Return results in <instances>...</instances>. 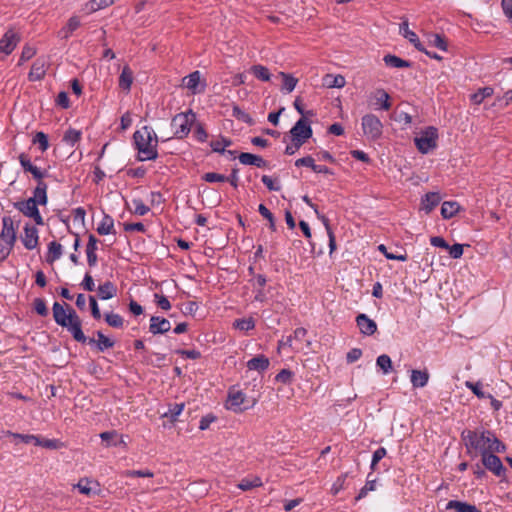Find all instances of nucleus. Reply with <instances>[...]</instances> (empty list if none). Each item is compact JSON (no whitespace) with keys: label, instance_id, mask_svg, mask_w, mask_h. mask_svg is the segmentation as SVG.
<instances>
[{"label":"nucleus","instance_id":"9d476101","mask_svg":"<svg viewBox=\"0 0 512 512\" xmlns=\"http://www.w3.org/2000/svg\"><path fill=\"white\" fill-rule=\"evenodd\" d=\"M20 40V35L14 29H8L0 39V55H10L17 47Z\"/></svg>","mask_w":512,"mask_h":512},{"label":"nucleus","instance_id":"c9c22d12","mask_svg":"<svg viewBox=\"0 0 512 512\" xmlns=\"http://www.w3.org/2000/svg\"><path fill=\"white\" fill-rule=\"evenodd\" d=\"M244 400L245 395L241 391L235 389L229 391L228 402L230 404V408L236 411V408H239V406L244 403Z\"/></svg>","mask_w":512,"mask_h":512},{"label":"nucleus","instance_id":"7c9ffc66","mask_svg":"<svg viewBox=\"0 0 512 512\" xmlns=\"http://www.w3.org/2000/svg\"><path fill=\"white\" fill-rule=\"evenodd\" d=\"M460 210L459 203L455 201H445L441 207V215L444 219H450Z\"/></svg>","mask_w":512,"mask_h":512},{"label":"nucleus","instance_id":"bb28decb","mask_svg":"<svg viewBox=\"0 0 512 512\" xmlns=\"http://www.w3.org/2000/svg\"><path fill=\"white\" fill-rule=\"evenodd\" d=\"M117 293L116 286L110 282L106 281L104 284L98 287V296L102 300H108L113 298Z\"/></svg>","mask_w":512,"mask_h":512},{"label":"nucleus","instance_id":"cd10ccee","mask_svg":"<svg viewBox=\"0 0 512 512\" xmlns=\"http://www.w3.org/2000/svg\"><path fill=\"white\" fill-rule=\"evenodd\" d=\"M374 98L376 99V105L379 109L388 111L391 108L390 96L385 90H376Z\"/></svg>","mask_w":512,"mask_h":512},{"label":"nucleus","instance_id":"6ab92c4d","mask_svg":"<svg viewBox=\"0 0 512 512\" xmlns=\"http://www.w3.org/2000/svg\"><path fill=\"white\" fill-rule=\"evenodd\" d=\"M400 34L409 40L411 44L418 50V51H425L424 46L420 42L418 36L415 32L409 29L408 22L405 20L400 24Z\"/></svg>","mask_w":512,"mask_h":512},{"label":"nucleus","instance_id":"0eeeda50","mask_svg":"<svg viewBox=\"0 0 512 512\" xmlns=\"http://www.w3.org/2000/svg\"><path fill=\"white\" fill-rule=\"evenodd\" d=\"M364 136L369 140H378L383 132V124L374 114H366L361 119Z\"/></svg>","mask_w":512,"mask_h":512},{"label":"nucleus","instance_id":"a211bd4d","mask_svg":"<svg viewBox=\"0 0 512 512\" xmlns=\"http://www.w3.org/2000/svg\"><path fill=\"white\" fill-rule=\"evenodd\" d=\"M201 74L199 71H194L182 80L183 86L192 91L193 94L200 93L204 90V86L199 88Z\"/></svg>","mask_w":512,"mask_h":512},{"label":"nucleus","instance_id":"7ed1b4c3","mask_svg":"<svg viewBox=\"0 0 512 512\" xmlns=\"http://www.w3.org/2000/svg\"><path fill=\"white\" fill-rule=\"evenodd\" d=\"M133 138L140 161L155 160L158 157V138L151 127L144 126L135 131Z\"/></svg>","mask_w":512,"mask_h":512},{"label":"nucleus","instance_id":"680f3d73","mask_svg":"<svg viewBox=\"0 0 512 512\" xmlns=\"http://www.w3.org/2000/svg\"><path fill=\"white\" fill-rule=\"evenodd\" d=\"M466 386L479 398V399H483V398H486L488 395H486L483 391H482V384L480 382H476V383H473V382H466Z\"/></svg>","mask_w":512,"mask_h":512},{"label":"nucleus","instance_id":"ea45409f","mask_svg":"<svg viewBox=\"0 0 512 512\" xmlns=\"http://www.w3.org/2000/svg\"><path fill=\"white\" fill-rule=\"evenodd\" d=\"M250 71L257 79L261 81L267 82L271 78V74L268 68L263 65H253Z\"/></svg>","mask_w":512,"mask_h":512},{"label":"nucleus","instance_id":"a19ab883","mask_svg":"<svg viewBox=\"0 0 512 512\" xmlns=\"http://www.w3.org/2000/svg\"><path fill=\"white\" fill-rule=\"evenodd\" d=\"M279 77H281L283 80V85H282L283 90H286L288 93H290L295 89L297 82H298L297 78L293 77L290 74L284 73V72H280Z\"/></svg>","mask_w":512,"mask_h":512},{"label":"nucleus","instance_id":"a878e982","mask_svg":"<svg viewBox=\"0 0 512 512\" xmlns=\"http://www.w3.org/2000/svg\"><path fill=\"white\" fill-rule=\"evenodd\" d=\"M446 509L454 510L455 512H478L475 505L458 500H450L446 505Z\"/></svg>","mask_w":512,"mask_h":512},{"label":"nucleus","instance_id":"473e14b6","mask_svg":"<svg viewBox=\"0 0 512 512\" xmlns=\"http://www.w3.org/2000/svg\"><path fill=\"white\" fill-rule=\"evenodd\" d=\"M62 255V246L56 241H52L48 245V253L46 256V261L48 263H53L58 260Z\"/></svg>","mask_w":512,"mask_h":512},{"label":"nucleus","instance_id":"4c0bfd02","mask_svg":"<svg viewBox=\"0 0 512 512\" xmlns=\"http://www.w3.org/2000/svg\"><path fill=\"white\" fill-rule=\"evenodd\" d=\"M493 92V88L491 87L481 88L476 93L471 95V101L476 105H480L484 99L491 97Z\"/></svg>","mask_w":512,"mask_h":512},{"label":"nucleus","instance_id":"5701e85b","mask_svg":"<svg viewBox=\"0 0 512 512\" xmlns=\"http://www.w3.org/2000/svg\"><path fill=\"white\" fill-rule=\"evenodd\" d=\"M47 189L48 185L45 182L37 183L33 191V197H30V199H34L37 205L45 206L48 202Z\"/></svg>","mask_w":512,"mask_h":512},{"label":"nucleus","instance_id":"b1692460","mask_svg":"<svg viewBox=\"0 0 512 512\" xmlns=\"http://www.w3.org/2000/svg\"><path fill=\"white\" fill-rule=\"evenodd\" d=\"M269 364V359L266 356L258 355L247 362V367L249 370L263 372L268 369Z\"/></svg>","mask_w":512,"mask_h":512},{"label":"nucleus","instance_id":"e433bc0d","mask_svg":"<svg viewBox=\"0 0 512 512\" xmlns=\"http://www.w3.org/2000/svg\"><path fill=\"white\" fill-rule=\"evenodd\" d=\"M263 485L262 480L258 476H254L253 478H244L237 485L239 489L243 491H248L253 488L261 487Z\"/></svg>","mask_w":512,"mask_h":512},{"label":"nucleus","instance_id":"bf43d9fd","mask_svg":"<svg viewBox=\"0 0 512 512\" xmlns=\"http://www.w3.org/2000/svg\"><path fill=\"white\" fill-rule=\"evenodd\" d=\"M14 438L20 439L22 442L26 444H34L37 446V443H39V436L36 435H29V434H19V433H12L11 434Z\"/></svg>","mask_w":512,"mask_h":512},{"label":"nucleus","instance_id":"f257e3e1","mask_svg":"<svg viewBox=\"0 0 512 512\" xmlns=\"http://www.w3.org/2000/svg\"><path fill=\"white\" fill-rule=\"evenodd\" d=\"M461 439L466 452L471 457L485 455L489 452H504L505 445L489 430H464Z\"/></svg>","mask_w":512,"mask_h":512},{"label":"nucleus","instance_id":"1a4fd4ad","mask_svg":"<svg viewBox=\"0 0 512 512\" xmlns=\"http://www.w3.org/2000/svg\"><path fill=\"white\" fill-rule=\"evenodd\" d=\"M292 140L305 143L312 136V128L305 118H300L290 130Z\"/></svg>","mask_w":512,"mask_h":512},{"label":"nucleus","instance_id":"0e129e2a","mask_svg":"<svg viewBox=\"0 0 512 512\" xmlns=\"http://www.w3.org/2000/svg\"><path fill=\"white\" fill-rule=\"evenodd\" d=\"M132 204L134 207V213L137 215L143 216L149 211V207L146 206L140 199H134Z\"/></svg>","mask_w":512,"mask_h":512},{"label":"nucleus","instance_id":"4468645a","mask_svg":"<svg viewBox=\"0 0 512 512\" xmlns=\"http://www.w3.org/2000/svg\"><path fill=\"white\" fill-rule=\"evenodd\" d=\"M79 492L86 496L98 495L100 493V484L96 480L81 478L74 486Z\"/></svg>","mask_w":512,"mask_h":512},{"label":"nucleus","instance_id":"20e7f679","mask_svg":"<svg viewBox=\"0 0 512 512\" xmlns=\"http://www.w3.org/2000/svg\"><path fill=\"white\" fill-rule=\"evenodd\" d=\"M16 227L9 216L2 218V230L0 233V262L4 261L12 251L16 242Z\"/></svg>","mask_w":512,"mask_h":512},{"label":"nucleus","instance_id":"79ce46f5","mask_svg":"<svg viewBox=\"0 0 512 512\" xmlns=\"http://www.w3.org/2000/svg\"><path fill=\"white\" fill-rule=\"evenodd\" d=\"M81 138V132L79 130L70 128L68 129L64 136L63 141L67 144L73 147Z\"/></svg>","mask_w":512,"mask_h":512},{"label":"nucleus","instance_id":"423d86ee","mask_svg":"<svg viewBox=\"0 0 512 512\" xmlns=\"http://www.w3.org/2000/svg\"><path fill=\"white\" fill-rule=\"evenodd\" d=\"M438 131L429 126L422 130L415 138L414 143L422 154H427L437 147Z\"/></svg>","mask_w":512,"mask_h":512},{"label":"nucleus","instance_id":"774afa93","mask_svg":"<svg viewBox=\"0 0 512 512\" xmlns=\"http://www.w3.org/2000/svg\"><path fill=\"white\" fill-rule=\"evenodd\" d=\"M154 299L156 304L163 310H169L171 308V304L169 300L164 296L160 294H154Z\"/></svg>","mask_w":512,"mask_h":512},{"label":"nucleus","instance_id":"c85d7f7f","mask_svg":"<svg viewBox=\"0 0 512 512\" xmlns=\"http://www.w3.org/2000/svg\"><path fill=\"white\" fill-rule=\"evenodd\" d=\"M97 233L100 235L115 234L114 220L109 215H104L97 227Z\"/></svg>","mask_w":512,"mask_h":512},{"label":"nucleus","instance_id":"3c124183","mask_svg":"<svg viewBox=\"0 0 512 512\" xmlns=\"http://www.w3.org/2000/svg\"><path fill=\"white\" fill-rule=\"evenodd\" d=\"M97 337V345L100 351H104L114 346V342L110 338L106 337L102 332L98 331Z\"/></svg>","mask_w":512,"mask_h":512},{"label":"nucleus","instance_id":"c03bdc74","mask_svg":"<svg viewBox=\"0 0 512 512\" xmlns=\"http://www.w3.org/2000/svg\"><path fill=\"white\" fill-rule=\"evenodd\" d=\"M376 364L383 371L384 374H388L392 371L391 358L386 354L378 356Z\"/></svg>","mask_w":512,"mask_h":512},{"label":"nucleus","instance_id":"f8f14e48","mask_svg":"<svg viewBox=\"0 0 512 512\" xmlns=\"http://www.w3.org/2000/svg\"><path fill=\"white\" fill-rule=\"evenodd\" d=\"M496 452H489L482 456V464L486 469L491 471L496 476H503L506 469L503 466L500 458L495 455Z\"/></svg>","mask_w":512,"mask_h":512},{"label":"nucleus","instance_id":"72a5a7b5","mask_svg":"<svg viewBox=\"0 0 512 512\" xmlns=\"http://www.w3.org/2000/svg\"><path fill=\"white\" fill-rule=\"evenodd\" d=\"M323 84L328 88H342L345 85V78L341 75L327 74L323 78Z\"/></svg>","mask_w":512,"mask_h":512},{"label":"nucleus","instance_id":"49530a36","mask_svg":"<svg viewBox=\"0 0 512 512\" xmlns=\"http://www.w3.org/2000/svg\"><path fill=\"white\" fill-rule=\"evenodd\" d=\"M376 486H377V483H376L375 479H373V480L368 479L366 481L365 485L360 489L358 495L355 497V500L359 501V500L365 498L369 492L376 490Z\"/></svg>","mask_w":512,"mask_h":512},{"label":"nucleus","instance_id":"f03ea898","mask_svg":"<svg viewBox=\"0 0 512 512\" xmlns=\"http://www.w3.org/2000/svg\"><path fill=\"white\" fill-rule=\"evenodd\" d=\"M65 305L67 306V310H65L63 305L58 302L53 304L52 310L55 322L66 328L73 335V338L76 341L81 343L86 342L87 338L82 331L79 316L68 304Z\"/></svg>","mask_w":512,"mask_h":512},{"label":"nucleus","instance_id":"393cba45","mask_svg":"<svg viewBox=\"0 0 512 512\" xmlns=\"http://www.w3.org/2000/svg\"><path fill=\"white\" fill-rule=\"evenodd\" d=\"M429 373L427 370H412L411 383L414 388H422L427 385Z\"/></svg>","mask_w":512,"mask_h":512},{"label":"nucleus","instance_id":"aec40b11","mask_svg":"<svg viewBox=\"0 0 512 512\" xmlns=\"http://www.w3.org/2000/svg\"><path fill=\"white\" fill-rule=\"evenodd\" d=\"M46 68L47 64L46 61L43 59H37L32 64V67L30 69V72L28 74V78L30 81H39L41 80L45 74H46Z\"/></svg>","mask_w":512,"mask_h":512},{"label":"nucleus","instance_id":"58836bf2","mask_svg":"<svg viewBox=\"0 0 512 512\" xmlns=\"http://www.w3.org/2000/svg\"><path fill=\"white\" fill-rule=\"evenodd\" d=\"M233 327L240 331L248 332L255 328V321L252 317L236 319L233 322Z\"/></svg>","mask_w":512,"mask_h":512},{"label":"nucleus","instance_id":"2eb2a0df","mask_svg":"<svg viewBox=\"0 0 512 512\" xmlns=\"http://www.w3.org/2000/svg\"><path fill=\"white\" fill-rule=\"evenodd\" d=\"M307 335V330L303 327L296 328L293 332L292 336V350L295 352L303 351L305 348H309L311 342L309 340H305Z\"/></svg>","mask_w":512,"mask_h":512},{"label":"nucleus","instance_id":"ddd939ff","mask_svg":"<svg viewBox=\"0 0 512 512\" xmlns=\"http://www.w3.org/2000/svg\"><path fill=\"white\" fill-rule=\"evenodd\" d=\"M24 234L21 237L24 247L28 250H33L38 246L39 235L36 227L26 224L24 226Z\"/></svg>","mask_w":512,"mask_h":512},{"label":"nucleus","instance_id":"6e6552de","mask_svg":"<svg viewBox=\"0 0 512 512\" xmlns=\"http://www.w3.org/2000/svg\"><path fill=\"white\" fill-rule=\"evenodd\" d=\"M14 207L26 217L32 218L37 225L44 224L43 217L41 216L34 199L28 198L27 200L15 202Z\"/></svg>","mask_w":512,"mask_h":512},{"label":"nucleus","instance_id":"f3484780","mask_svg":"<svg viewBox=\"0 0 512 512\" xmlns=\"http://www.w3.org/2000/svg\"><path fill=\"white\" fill-rule=\"evenodd\" d=\"M171 329V323L162 317L152 316L150 318L149 331L156 334H163L168 332Z\"/></svg>","mask_w":512,"mask_h":512},{"label":"nucleus","instance_id":"9b49d317","mask_svg":"<svg viewBox=\"0 0 512 512\" xmlns=\"http://www.w3.org/2000/svg\"><path fill=\"white\" fill-rule=\"evenodd\" d=\"M18 160L24 172L31 173L33 178L37 180V183L44 182L43 179L48 176L47 171L33 165L28 154L20 153Z\"/></svg>","mask_w":512,"mask_h":512},{"label":"nucleus","instance_id":"f704fd0d","mask_svg":"<svg viewBox=\"0 0 512 512\" xmlns=\"http://www.w3.org/2000/svg\"><path fill=\"white\" fill-rule=\"evenodd\" d=\"M115 0H90L85 4V10L88 13L96 12L100 9L111 6Z\"/></svg>","mask_w":512,"mask_h":512},{"label":"nucleus","instance_id":"338daca9","mask_svg":"<svg viewBox=\"0 0 512 512\" xmlns=\"http://www.w3.org/2000/svg\"><path fill=\"white\" fill-rule=\"evenodd\" d=\"M347 474H342L337 478V480L334 482V484L331 487V493L333 495H336L339 493L340 490L343 489L345 480H346Z\"/></svg>","mask_w":512,"mask_h":512},{"label":"nucleus","instance_id":"e2e57ef3","mask_svg":"<svg viewBox=\"0 0 512 512\" xmlns=\"http://www.w3.org/2000/svg\"><path fill=\"white\" fill-rule=\"evenodd\" d=\"M37 446L47 449H58L61 447V443L56 439H42L39 437V443H37Z\"/></svg>","mask_w":512,"mask_h":512},{"label":"nucleus","instance_id":"052dcab7","mask_svg":"<svg viewBox=\"0 0 512 512\" xmlns=\"http://www.w3.org/2000/svg\"><path fill=\"white\" fill-rule=\"evenodd\" d=\"M33 306H34V310L40 316L48 315V309H47L46 303L42 298H36L33 302Z\"/></svg>","mask_w":512,"mask_h":512},{"label":"nucleus","instance_id":"de8ad7c7","mask_svg":"<svg viewBox=\"0 0 512 512\" xmlns=\"http://www.w3.org/2000/svg\"><path fill=\"white\" fill-rule=\"evenodd\" d=\"M184 409L183 403H175L169 407V410L163 414V417H169L172 421H176L177 417Z\"/></svg>","mask_w":512,"mask_h":512},{"label":"nucleus","instance_id":"c756f323","mask_svg":"<svg viewBox=\"0 0 512 512\" xmlns=\"http://www.w3.org/2000/svg\"><path fill=\"white\" fill-rule=\"evenodd\" d=\"M133 83V73L129 66H124L119 77V87L129 91Z\"/></svg>","mask_w":512,"mask_h":512},{"label":"nucleus","instance_id":"8fccbe9b","mask_svg":"<svg viewBox=\"0 0 512 512\" xmlns=\"http://www.w3.org/2000/svg\"><path fill=\"white\" fill-rule=\"evenodd\" d=\"M232 115L240 121H243L250 125L253 124V119L251 118V116L245 111H243L239 106L233 107Z\"/></svg>","mask_w":512,"mask_h":512},{"label":"nucleus","instance_id":"412c9836","mask_svg":"<svg viewBox=\"0 0 512 512\" xmlns=\"http://www.w3.org/2000/svg\"><path fill=\"white\" fill-rule=\"evenodd\" d=\"M441 201V197L437 192H429L425 194L421 201V208L427 214L430 213Z\"/></svg>","mask_w":512,"mask_h":512},{"label":"nucleus","instance_id":"864d4df0","mask_svg":"<svg viewBox=\"0 0 512 512\" xmlns=\"http://www.w3.org/2000/svg\"><path fill=\"white\" fill-rule=\"evenodd\" d=\"M34 144H39V148L42 152L46 151L49 147L48 137L43 132H37L33 138Z\"/></svg>","mask_w":512,"mask_h":512},{"label":"nucleus","instance_id":"69168bd1","mask_svg":"<svg viewBox=\"0 0 512 512\" xmlns=\"http://www.w3.org/2000/svg\"><path fill=\"white\" fill-rule=\"evenodd\" d=\"M118 437V433L116 431H105L100 434V438L102 441L106 442V446H111L112 443Z\"/></svg>","mask_w":512,"mask_h":512},{"label":"nucleus","instance_id":"37998d69","mask_svg":"<svg viewBox=\"0 0 512 512\" xmlns=\"http://www.w3.org/2000/svg\"><path fill=\"white\" fill-rule=\"evenodd\" d=\"M80 26V19L76 16L71 17L68 20L67 25L61 30V34L63 38H68L73 31H75Z\"/></svg>","mask_w":512,"mask_h":512},{"label":"nucleus","instance_id":"13d9d810","mask_svg":"<svg viewBox=\"0 0 512 512\" xmlns=\"http://www.w3.org/2000/svg\"><path fill=\"white\" fill-rule=\"evenodd\" d=\"M36 54L35 48L31 46H24L22 49V53L19 59L18 65H22L24 62L30 60Z\"/></svg>","mask_w":512,"mask_h":512},{"label":"nucleus","instance_id":"4be33fe9","mask_svg":"<svg viewBox=\"0 0 512 512\" xmlns=\"http://www.w3.org/2000/svg\"><path fill=\"white\" fill-rule=\"evenodd\" d=\"M238 158L243 165H254L259 168L267 166V162L261 156L252 153L243 152Z\"/></svg>","mask_w":512,"mask_h":512},{"label":"nucleus","instance_id":"09e8293b","mask_svg":"<svg viewBox=\"0 0 512 512\" xmlns=\"http://www.w3.org/2000/svg\"><path fill=\"white\" fill-rule=\"evenodd\" d=\"M429 44L434 47L439 48L442 51H447V41H446L445 37L440 34L431 35Z\"/></svg>","mask_w":512,"mask_h":512},{"label":"nucleus","instance_id":"39448f33","mask_svg":"<svg viewBox=\"0 0 512 512\" xmlns=\"http://www.w3.org/2000/svg\"><path fill=\"white\" fill-rule=\"evenodd\" d=\"M195 121L196 114L192 110L175 115L171 121L173 137L177 139L185 138L191 131V126Z\"/></svg>","mask_w":512,"mask_h":512},{"label":"nucleus","instance_id":"5fc2aeb1","mask_svg":"<svg viewBox=\"0 0 512 512\" xmlns=\"http://www.w3.org/2000/svg\"><path fill=\"white\" fill-rule=\"evenodd\" d=\"M105 320L111 327L119 328L123 325V318L119 314L108 313L105 316Z\"/></svg>","mask_w":512,"mask_h":512},{"label":"nucleus","instance_id":"4d7b16f0","mask_svg":"<svg viewBox=\"0 0 512 512\" xmlns=\"http://www.w3.org/2000/svg\"><path fill=\"white\" fill-rule=\"evenodd\" d=\"M202 179L209 183L225 182L227 180V176L215 172H208L202 176Z\"/></svg>","mask_w":512,"mask_h":512},{"label":"nucleus","instance_id":"603ef678","mask_svg":"<svg viewBox=\"0 0 512 512\" xmlns=\"http://www.w3.org/2000/svg\"><path fill=\"white\" fill-rule=\"evenodd\" d=\"M258 211L265 219H267L269 221L270 229L272 231H275L276 230L275 220H274L273 214L269 211V209L264 204H260L258 207Z\"/></svg>","mask_w":512,"mask_h":512},{"label":"nucleus","instance_id":"a18cd8bd","mask_svg":"<svg viewBox=\"0 0 512 512\" xmlns=\"http://www.w3.org/2000/svg\"><path fill=\"white\" fill-rule=\"evenodd\" d=\"M231 144H232L231 140L222 137L221 139L212 141L210 143V146H211L213 152L224 154V153H226L225 148L229 147Z\"/></svg>","mask_w":512,"mask_h":512},{"label":"nucleus","instance_id":"2f4dec72","mask_svg":"<svg viewBox=\"0 0 512 512\" xmlns=\"http://www.w3.org/2000/svg\"><path fill=\"white\" fill-rule=\"evenodd\" d=\"M384 63L389 67L394 68H409L411 67V63L396 55L388 54L383 58Z\"/></svg>","mask_w":512,"mask_h":512},{"label":"nucleus","instance_id":"dca6fc26","mask_svg":"<svg viewBox=\"0 0 512 512\" xmlns=\"http://www.w3.org/2000/svg\"><path fill=\"white\" fill-rule=\"evenodd\" d=\"M356 323L360 332L366 336H371L377 331L375 321L370 319L366 314H359L356 317Z\"/></svg>","mask_w":512,"mask_h":512},{"label":"nucleus","instance_id":"6e6d98bb","mask_svg":"<svg viewBox=\"0 0 512 512\" xmlns=\"http://www.w3.org/2000/svg\"><path fill=\"white\" fill-rule=\"evenodd\" d=\"M293 378V372L289 369H282L275 377L277 382L290 384Z\"/></svg>","mask_w":512,"mask_h":512}]
</instances>
